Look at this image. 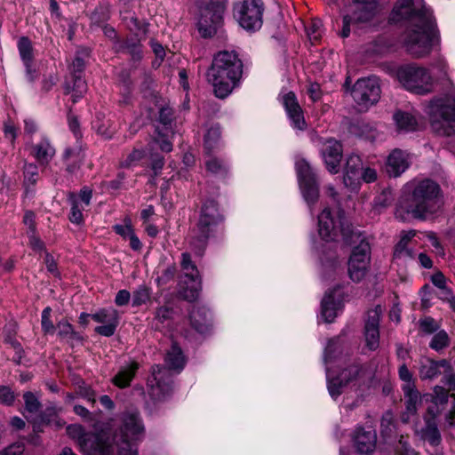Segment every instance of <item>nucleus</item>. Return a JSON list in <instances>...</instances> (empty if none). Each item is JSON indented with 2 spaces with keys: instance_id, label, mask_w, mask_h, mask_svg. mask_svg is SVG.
<instances>
[{
  "instance_id": "nucleus-46",
  "label": "nucleus",
  "mask_w": 455,
  "mask_h": 455,
  "mask_svg": "<svg viewBox=\"0 0 455 455\" xmlns=\"http://www.w3.org/2000/svg\"><path fill=\"white\" fill-rule=\"evenodd\" d=\"M58 336L68 341H73L76 339V334L74 332L71 324L67 321H60L56 326Z\"/></svg>"
},
{
  "instance_id": "nucleus-40",
  "label": "nucleus",
  "mask_w": 455,
  "mask_h": 455,
  "mask_svg": "<svg viewBox=\"0 0 455 455\" xmlns=\"http://www.w3.org/2000/svg\"><path fill=\"white\" fill-rule=\"evenodd\" d=\"M299 184L316 179V175L305 159H298L295 163Z\"/></svg>"
},
{
  "instance_id": "nucleus-10",
  "label": "nucleus",
  "mask_w": 455,
  "mask_h": 455,
  "mask_svg": "<svg viewBox=\"0 0 455 455\" xmlns=\"http://www.w3.org/2000/svg\"><path fill=\"white\" fill-rule=\"evenodd\" d=\"M371 249L368 239L363 236L360 242L354 245L347 261V272L353 282L359 283L369 271Z\"/></svg>"
},
{
  "instance_id": "nucleus-9",
  "label": "nucleus",
  "mask_w": 455,
  "mask_h": 455,
  "mask_svg": "<svg viewBox=\"0 0 455 455\" xmlns=\"http://www.w3.org/2000/svg\"><path fill=\"white\" fill-rule=\"evenodd\" d=\"M379 2V0H352L350 13L344 15L342 19L340 36L347 38L351 33L352 25L371 21L378 12Z\"/></svg>"
},
{
  "instance_id": "nucleus-30",
  "label": "nucleus",
  "mask_w": 455,
  "mask_h": 455,
  "mask_svg": "<svg viewBox=\"0 0 455 455\" xmlns=\"http://www.w3.org/2000/svg\"><path fill=\"white\" fill-rule=\"evenodd\" d=\"M138 369L139 363L135 361H131L122 365L113 377L112 383L119 388L128 387L135 377Z\"/></svg>"
},
{
  "instance_id": "nucleus-22",
  "label": "nucleus",
  "mask_w": 455,
  "mask_h": 455,
  "mask_svg": "<svg viewBox=\"0 0 455 455\" xmlns=\"http://www.w3.org/2000/svg\"><path fill=\"white\" fill-rule=\"evenodd\" d=\"M342 145L334 139L324 141L322 148V156L326 168L331 173H337L339 170V163L342 158Z\"/></svg>"
},
{
  "instance_id": "nucleus-58",
  "label": "nucleus",
  "mask_w": 455,
  "mask_h": 455,
  "mask_svg": "<svg viewBox=\"0 0 455 455\" xmlns=\"http://www.w3.org/2000/svg\"><path fill=\"white\" fill-rule=\"evenodd\" d=\"M15 400V395L9 387H0V403L10 406Z\"/></svg>"
},
{
  "instance_id": "nucleus-26",
  "label": "nucleus",
  "mask_w": 455,
  "mask_h": 455,
  "mask_svg": "<svg viewBox=\"0 0 455 455\" xmlns=\"http://www.w3.org/2000/svg\"><path fill=\"white\" fill-rule=\"evenodd\" d=\"M410 166L408 155L401 149H394L387 156L386 171L390 177H398Z\"/></svg>"
},
{
  "instance_id": "nucleus-55",
  "label": "nucleus",
  "mask_w": 455,
  "mask_h": 455,
  "mask_svg": "<svg viewBox=\"0 0 455 455\" xmlns=\"http://www.w3.org/2000/svg\"><path fill=\"white\" fill-rule=\"evenodd\" d=\"M432 402L443 406L448 402V391L443 387H435Z\"/></svg>"
},
{
  "instance_id": "nucleus-7",
  "label": "nucleus",
  "mask_w": 455,
  "mask_h": 455,
  "mask_svg": "<svg viewBox=\"0 0 455 455\" xmlns=\"http://www.w3.org/2000/svg\"><path fill=\"white\" fill-rule=\"evenodd\" d=\"M396 77L402 86L412 93L426 95L433 92L434 78L426 68L416 64L403 65L397 68Z\"/></svg>"
},
{
  "instance_id": "nucleus-52",
  "label": "nucleus",
  "mask_w": 455,
  "mask_h": 455,
  "mask_svg": "<svg viewBox=\"0 0 455 455\" xmlns=\"http://www.w3.org/2000/svg\"><path fill=\"white\" fill-rule=\"evenodd\" d=\"M340 347V342L339 338H334L329 340L325 350H324V362L328 364L335 358L336 352Z\"/></svg>"
},
{
  "instance_id": "nucleus-37",
  "label": "nucleus",
  "mask_w": 455,
  "mask_h": 455,
  "mask_svg": "<svg viewBox=\"0 0 455 455\" xmlns=\"http://www.w3.org/2000/svg\"><path fill=\"white\" fill-rule=\"evenodd\" d=\"M71 209L68 216L69 220L77 225H81L84 220L83 204L85 203V189L82 188L78 198L71 197Z\"/></svg>"
},
{
  "instance_id": "nucleus-2",
  "label": "nucleus",
  "mask_w": 455,
  "mask_h": 455,
  "mask_svg": "<svg viewBox=\"0 0 455 455\" xmlns=\"http://www.w3.org/2000/svg\"><path fill=\"white\" fill-rule=\"evenodd\" d=\"M144 435V427L136 411L123 416L120 433L112 435L108 423L97 421L87 432V447L94 455H138L137 443Z\"/></svg>"
},
{
  "instance_id": "nucleus-42",
  "label": "nucleus",
  "mask_w": 455,
  "mask_h": 455,
  "mask_svg": "<svg viewBox=\"0 0 455 455\" xmlns=\"http://www.w3.org/2000/svg\"><path fill=\"white\" fill-rule=\"evenodd\" d=\"M208 172L214 175L224 177L228 171V164L222 159L212 157L205 162Z\"/></svg>"
},
{
  "instance_id": "nucleus-47",
  "label": "nucleus",
  "mask_w": 455,
  "mask_h": 455,
  "mask_svg": "<svg viewBox=\"0 0 455 455\" xmlns=\"http://www.w3.org/2000/svg\"><path fill=\"white\" fill-rule=\"evenodd\" d=\"M38 180V169L34 164L24 166V183L27 187L35 186Z\"/></svg>"
},
{
  "instance_id": "nucleus-15",
  "label": "nucleus",
  "mask_w": 455,
  "mask_h": 455,
  "mask_svg": "<svg viewBox=\"0 0 455 455\" xmlns=\"http://www.w3.org/2000/svg\"><path fill=\"white\" fill-rule=\"evenodd\" d=\"M148 389L152 400L156 402L165 400L172 391V379L169 370L155 365L152 375L148 379Z\"/></svg>"
},
{
  "instance_id": "nucleus-1",
  "label": "nucleus",
  "mask_w": 455,
  "mask_h": 455,
  "mask_svg": "<svg viewBox=\"0 0 455 455\" xmlns=\"http://www.w3.org/2000/svg\"><path fill=\"white\" fill-rule=\"evenodd\" d=\"M391 20L409 21L403 44L411 55L421 58L430 53L435 39L438 40V31L432 11L424 5L423 0H398Z\"/></svg>"
},
{
  "instance_id": "nucleus-33",
  "label": "nucleus",
  "mask_w": 455,
  "mask_h": 455,
  "mask_svg": "<svg viewBox=\"0 0 455 455\" xmlns=\"http://www.w3.org/2000/svg\"><path fill=\"white\" fill-rule=\"evenodd\" d=\"M418 434L421 439L427 441L433 447L438 446L442 442L441 433L435 419H427Z\"/></svg>"
},
{
  "instance_id": "nucleus-3",
  "label": "nucleus",
  "mask_w": 455,
  "mask_h": 455,
  "mask_svg": "<svg viewBox=\"0 0 455 455\" xmlns=\"http://www.w3.org/2000/svg\"><path fill=\"white\" fill-rule=\"evenodd\" d=\"M440 186L428 179L406 183L399 196L395 216L403 221L427 220L442 207Z\"/></svg>"
},
{
  "instance_id": "nucleus-59",
  "label": "nucleus",
  "mask_w": 455,
  "mask_h": 455,
  "mask_svg": "<svg viewBox=\"0 0 455 455\" xmlns=\"http://www.w3.org/2000/svg\"><path fill=\"white\" fill-rule=\"evenodd\" d=\"M399 378L405 383L403 387H415L411 372L405 363H403L398 370Z\"/></svg>"
},
{
  "instance_id": "nucleus-56",
  "label": "nucleus",
  "mask_w": 455,
  "mask_h": 455,
  "mask_svg": "<svg viewBox=\"0 0 455 455\" xmlns=\"http://www.w3.org/2000/svg\"><path fill=\"white\" fill-rule=\"evenodd\" d=\"M173 309L168 306H163L156 308L155 313V319L161 323L170 320L172 316Z\"/></svg>"
},
{
  "instance_id": "nucleus-51",
  "label": "nucleus",
  "mask_w": 455,
  "mask_h": 455,
  "mask_svg": "<svg viewBox=\"0 0 455 455\" xmlns=\"http://www.w3.org/2000/svg\"><path fill=\"white\" fill-rule=\"evenodd\" d=\"M51 312L52 309L49 307H45L42 312L41 320L43 331L44 332V334L49 335H52L56 331V327L51 321Z\"/></svg>"
},
{
  "instance_id": "nucleus-31",
  "label": "nucleus",
  "mask_w": 455,
  "mask_h": 455,
  "mask_svg": "<svg viewBox=\"0 0 455 455\" xmlns=\"http://www.w3.org/2000/svg\"><path fill=\"white\" fill-rule=\"evenodd\" d=\"M403 390L406 408L402 415V420L407 423L410 421L411 417L416 414L418 406L421 403V396L415 387H403Z\"/></svg>"
},
{
  "instance_id": "nucleus-8",
  "label": "nucleus",
  "mask_w": 455,
  "mask_h": 455,
  "mask_svg": "<svg viewBox=\"0 0 455 455\" xmlns=\"http://www.w3.org/2000/svg\"><path fill=\"white\" fill-rule=\"evenodd\" d=\"M433 130L440 135L455 134V98L434 100L428 106Z\"/></svg>"
},
{
  "instance_id": "nucleus-25",
  "label": "nucleus",
  "mask_w": 455,
  "mask_h": 455,
  "mask_svg": "<svg viewBox=\"0 0 455 455\" xmlns=\"http://www.w3.org/2000/svg\"><path fill=\"white\" fill-rule=\"evenodd\" d=\"M363 170V162L359 156L351 155L347 157L344 169V184L351 189L357 188L361 180V172Z\"/></svg>"
},
{
  "instance_id": "nucleus-17",
  "label": "nucleus",
  "mask_w": 455,
  "mask_h": 455,
  "mask_svg": "<svg viewBox=\"0 0 455 455\" xmlns=\"http://www.w3.org/2000/svg\"><path fill=\"white\" fill-rule=\"evenodd\" d=\"M362 373V367L358 364H353L342 370L336 378L330 379V369L326 366L328 391L333 399H337L342 393V387L356 380Z\"/></svg>"
},
{
  "instance_id": "nucleus-53",
  "label": "nucleus",
  "mask_w": 455,
  "mask_h": 455,
  "mask_svg": "<svg viewBox=\"0 0 455 455\" xmlns=\"http://www.w3.org/2000/svg\"><path fill=\"white\" fill-rule=\"evenodd\" d=\"M432 68L434 69H436L437 73V78L441 80L447 79L449 80L448 76V65L445 60L442 57H438L432 64Z\"/></svg>"
},
{
  "instance_id": "nucleus-34",
  "label": "nucleus",
  "mask_w": 455,
  "mask_h": 455,
  "mask_svg": "<svg viewBox=\"0 0 455 455\" xmlns=\"http://www.w3.org/2000/svg\"><path fill=\"white\" fill-rule=\"evenodd\" d=\"M415 235V230H410L402 234L399 242L395 246V259H412L414 257L413 251L408 245Z\"/></svg>"
},
{
  "instance_id": "nucleus-36",
  "label": "nucleus",
  "mask_w": 455,
  "mask_h": 455,
  "mask_svg": "<svg viewBox=\"0 0 455 455\" xmlns=\"http://www.w3.org/2000/svg\"><path fill=\"white\" fill-rule=\"evenodd\" d=\"M165 363L170 370H175L180 372L186 364L185 356L181 348L173 343L170 350L166 354Z\"/></svg>"
},
{
  "instance_id": "nucleus-20",
  "label": "nucleus",
  "mask_w": 455,
  "mask_h": 455,
  "mask_svg": "<svg viewBox=\"0 0 455 455\" xmlns=\"http://www.w3.org/2000/svg\"><path fill=\"white\" fill-rule=\"evenodd\" d=\"M382 310L380 306L368 311V317L364 326L366 346L371 350H376L379 345V316Z\"/></svg>"
},
{
  "instance_id": "nucleus-63",
  "label": "nucleus",
  "mask_w": 455,
  "mask_h": 455,
  "mask_svg": "<svg viewBox=\"0 0 455 455\" xmlns=\"http://www.w3.org/2000/svg\"><path fill=\"white\" fill-rule=\"evenodd\" d=\"M322 22L320 20H313L311 25L307 28V34L312 40H318L321 33L320 28Z\"/></svg>"
},
{
  "instance_id": "nucleus-61",
  "label": "nucleus",
  "mask_w": 455,
  "mask_h": 455,
  "mask_svg": "<svg viewBox=\"0 0 455 455\" xmlns=\"http://www.w3.org/2000/svg\"><path fill=\"white\" fill-rule=\"evenodd\" d=\"M421 330L426 333H432L438 329V324L432 317H425L419 321Z\"/></svg>"
},
{
  "instance_id": "nucleus-12",
  "label": "nucleus",
  "mask_w": 455,
  "mask_h": 455,
  "mask_svg": "<svg viewBox=\"0 0 455 455\" xmlns=\"http://www.w3.org/2000/svg\"><path fill=\"white\" fill-rule=\"evenodd\" d=\"M227 8V0H210L200 10L197 22L199 32L204 37L212 36L221 24Z\"/></svg>"
},
{
  "instance_id": "nucleus-13",
  "label": "nucleus",
  "mask_w": 455,
  "mask_h": 455,
  "mask_svg": "<svg viewBox=\"0 0 455 455\" xmlns=\"http://www.w3.org/2000/svg\"><path fill=\"white\" fill-rule=\"evenodd\" d=\"M380 85L376 76L358 79L351 90V95L360 110H367L380 99Z\"/></svg>"
},
{
  "instance_id": "nucleus-21",
  "label": "nucleus",
  "mask_w": 455,
  "mask_h": 455,
  "mask_svg": "<svg viewBox=\"0 0 455 455\" xmlns=\"http://www.w3.org/2000/svg\"><path fill=\"white\" fill-rule=\"evenodd\" d=\"M68 124L69 130L73 132L76 141L74 146L69 147L65 150L63 157L65 160H82L84 157L83 133L80 130V124L77 116L73 115L71 109L68 116Z\"/></svg>"
},
{
  "instance_id": "nucleus-38",
  "label": "nucleus",
  "mask_w": 455,
  "mask_h": 455,
  "mask_svg": "<svg viewBox=\"0 0 455 455\" xmlns=\"http://www.w3.org/2000/svg\"><path fill=\"white\" fill-rule=\"evenodd\" d=\"M394 120L400 131L412 132L418 127V122L415 116L408 112L397 111L394 115Z\"/></svg>"
},
{
  "instance_id": "nucleus-24",
  "label": "nucleus",
  "mask_w": 455,
  "mask_h": 455,
  "mask_svg": "<svg viewBox=\"0 0 455 455\" xmlns=\"http://www.w3.org/2000/svg\"><path fill=\"white\" fill-rule=\"evenodd\" d=\"M339 289L325 293L321 302V315L326 323H331L342 308Z\"/></svg>"
},
{
  "instance_id": "nucleus-39",
  "label": "nucleus",
  "mask_w": 455,
  "mask_h": 455,
  "mask_svg": "<svg viewBox=\"0 0 455 455\" xmlns=\"http://www.w3.org/2000/svg\"><path fill=\"white\" fill-rule=\"evenodd\" d=\"M220 127L219 124L211 125L204 136V149L210 154L213 149L218 148L220 143Z\"/></svg>"
},
{
  "instance_id": "nucleus-43",
  "label": "nucleus",
  "mask_w": 455,
  "mask_h": 455,
  "mask_svg": "<svg viewBox=\"0 0 455 455\" xmlns=\"http://www.w3.org/2000/svg\"><path fill=\"white\" fill-rule=\"evenodd\" d=\"M156 282L158 286H164L174 279L176 267L174 265H168L164 267H158Z\"/></svg>"
},
{
  "instance_id": "nucleus-49",
  "label": "nucleus",
  "mask_w": 455,
  "mask_h": 455,
  "mask_svg": "<svg viewBox=\"0 0 455 455\" xmlns=\"http://www.w3.org/2000/svg\"><path fill=\"white\" fill-rule=\"evenodd\" d=\"M122 48L129 53L134 60H140L142 57L141 44L138 42L126 40L123 44Z\"/></svg>"
},
{
  "instance_id": "nucleus-54",
  "label": "nucleus",
  "mask_w": 455,
  "mask_h": 455,
  "mask_svg": "<svg viewBox=\"0 0 455 455\" xmlns=\"http://www.w3.org/2000/svg\"><path fill=\"white\" fill-rule=\"evenodd\" d=\"M113 229L124 239H128L134 232L129 219L124 220V224L115 225Z\"/></svg>"
},
{
  "instance_id": "nucleus-48",
  "label": "nucleus",
  "mask_w": 455,
  "mask_h": 455,
  "mask_svg": "<svg viewBox=\"0 0 455 455\" xmlns=\"http://www.w3.org/2000/svg\"><path fill=\"white\" fill-rule=\"evenodd\" d=\"M449 345V337L444 331H440L434 335L429 347L435 350L440 351Z\"/></svg>"
},
{
  "instance_id": "nucleus-19",
  "label": "nucleus",
  "mask_w": 455,
  "mask_h": 455,
  "mask_svg": "<svg viewBox=\"0 0 455 455\" xmlns=\"http://www.w3.org/2000/svg\"><path fill=\"white\" fill-rule=\"evenodd\" d=\"M353 443L356 451L361 454L370 455L377 444V434L371 427H358L353 435Z\"/></svg>"
},
{
  "instance_id": "nucleus-6",
  "label": "nucleus",
  "mask_w": 455,
  "mask_h": 455,
  "mask_svg": "<svg viewBox=\"0 0 455 455\" xmlns=\"http://www.w3.org/2000/svg\"><path fill=\"white\" fill-rule=\"evenodd\" d=\"M343 212H339L334 217L329 208H324L318 215V234L321 239L328 244V255L325 257L323 245L315 244V249L322 254L321 259H331L333 263L336 261L337 253L334 251L332 242L336 239L339 231H345L343 222Z\"/></svg>"
},
{
  "instance_id": "nucleus-57",
  "label": "nucleus",
  "mask_w": 455,
  "mask_h": 455,
  "mask_svg": "<svg viewBox=\"0 0 455 455\" xmlns=\"http://www.w3.org/2000/svg\"><path fill=\"white\" fill-rule=\"evenodd\" d=\"M145 153L140 149H134L131 152L126 159H124L121 164L123 167H130L135 165L140 160H141L144 156Z\"/></svg>"
},
{
  "instance_id": "nucleus-62",
  "label": "nucleus",
  "mask_w": 455,
  "mask_h": 455,
  "mask_svg": "<svg viewBox=\"0 0 455 455\" xmlns=\"http://www.w3.org/2000/svg\"><path fill=\"white\" fill-rule=\"evenodd\" d=\"M154 143L157 144L163 152L169 153L172 150V142L160 132H158V138L154 140Z\"/></svg>"
},
{
  "instance_id": "nucleus-4",
  "label": "nucleus",
  "mask_w": 455,
  "mask_h": 455,
  "mask_svg": "<svg viewBox=\"0 0 455 455\" xmlns=\"http://www.w3.org/2000/svg\"><path fill=\"white\" fill-rule=\"evenodd\" d=\"M243 68L242 60L234 51H221L213 57L206 78L217 98H227L240 85Z\"/></svg>"
},
{
  "instance_id": "nucleus-45",
  "label": "nucleus",
  "mask_w": 455,
  "mask_h": 455,
  "mask_svg": "<svg viewBox=\"0 0 455 455\" xmlns=\"http://www.w3.org/2000/svg\"><path fill=\"white\" fill-rule=\"evenodd\" d=\"M150 289L145 285L138 287L132 293V306L139 307L145 304L150 299Z\"/></svg>"
},
{
  "instance_id": "nucleus-35",
  "label": "nucleus",
  "mask_w": 455,
  "mask_h": 455,
  "mask_svg": "<svg viewBox=\"0 0 455 455\" xmlns=\"http://www.w3.org/2000/svg\"><path fill=\"white\" fill-rule=\"evenodd\" d=\"M304 200L307 202L310 213L313 214V206L319 198V186L316 179L299 184Z\"/></svg>"
},
{
  "instance_id": "nucleus-64",
  "label": "nucleus",
  "mask_w": 455,
  "mask_h": 455,
  "mask_svg": "<svg viewBox=\"0 0 455 455\" xmlns=\"http://www.w3.org/2000/svg\"><path fill=\"white\" fill-rule=\"evenodd\" d=\"M24 448L20 443H14L0 451V455H21Z\"/></svg>"
},
{
  "instance_id": "nucleus-60",
  "label": "nucleus",
  "mask_w": 455,
  "mask_h": 455,
  "mask_svg": "<svg viewBox=\"0 0 455 455\" xmlns=\"http://www.w3.org/2000/svg\"><path fill=\"white\" fill-rule=\"evenodd\" d=\"M398 455H418V453L410 446L408 442L401 436L396 446Z\"/></svg>"
},
{
  "instance_id": "nucleus-16",
  "label": "nucleus",
  "mask_w": 455,
  "mask_h": 455,
  "mask_svg": "<svg viewBox=\"0 0 455 455\" xmlns=\"http://www.w3.org/2000/svg\"><path fill=\"white\" fill-rule=\"evenodd\" d=\"M84 55L83 52H79L70 68L71 80L68 83L67 92L71 94L73 103L81 100L85 92V61Z\"/></svg>"
},
{
  "instance_id": "nucleus-28",
  "label": "nucleus",
  "mask_w": 455,
  "mask_h": 455,
  "mask_svg": "<svg viewBox=\"0 0 455 455\" xmlns=\"http://www.w3.org/2000/svg\"><path fill=\"white\" fill-rule=\"evenodd\" d=\"M450 365L446 360L435 361L425 358L420 361L419 369V378L422 380L433 379L442 374L443 370L446 371Z\"/></svg>"
},
{
  "instance_id": "nucleus-14",
  "label": "nucleus",
  "mask_w": 455,
  "mask_h": 455,
  "mask_svg": "<svg viewBox=\"0 0 455 455\" xmlns=\"http://www.w3.org/2000/svg\"><path fill=\"white\" fill-rule=\"evenodd\" d=\"M181 267L184 271L180 295L188 301L197 299L201 291V279L196 266L192 262L188 252L182 253Z\"/></svg>"
},
{
  "instance_id": "nucleus-41",
  "label": "nucleus",
  "mask_w": 455,
  "mask_h": 455,
  "mask_svg": "<svg viewBox=\"0 0 455 455\" xmlns=\"http://www.w3.org/2000/svg\"><path fill=\"white\" fill-rule=\"evenodd\" d=\"M17 46L23 64L34 62L33 45L28 37H20L18 41Z\"/></svg>"
},
{
  "instance_id": "nucleus-23",
  "label": "nucleus",
  "mask_w": 455,
  "mask_h": 455,
  "mask_svg": "<svg viewBox=\"0 0 455 455\" xmlns=\"http://www.w3.org/2000/svg\"><path fill=\"white\" fill-rule=\"evenodd\" d=\"M283 105L291 121V126L299 131L305 130L307 124L303 112L293 92H288L283 95Z\"/></svg>"
},
{
  "instance_id": "nucleus-5",
  "label": "nucleus",
  "mask_w": 455,
  "mask_h": 455,
  "mask_svg": "<svg viewBox=\"0 0 455 455\" xmlns=\"http://www.w3.org/2000/svg\"><path fill=\"white\" fill-rule=\"evenodd\" d=\"M222 220L218 204L214 200L206 201L202 207L198 223L190 235V248L196 255H203L209 237Z\"/></svg>"
},
{
  "instance_id": "nucleus-18",
  "label": "nucleus",
  "mask_w": 455,
  "mask_h": 455,
  "mask_svg": "<svg viewBox=\"0 0 455 455\" xmlns=\"http://www.w3.org/2000/svg\"><path fill=\"white\" fill-rule=\"evenodd\" d=\"M95 322L100 323L101 325L95 328V331L104 337H111L114 335L118 325V314L113 308L101 309L95 314L89 315Z\"/></svg>"
},
{
  "instance_id": "nucleus-32",
  "label": "nucleus",
  "mask_w": 455,
  "mask_h": 455,
  "mask_svg": "<svg viewBox=\"0 0 455 455\" xmlns=\"http://www.w3.org/2000/svg\"><path fill=\"white\" fill-rule=\"evenodd\" d=\"M32 155L40 164L46 165L53 158L55 148L48 139L43 138L32 147Z\"/></svg>"
},
{
  "instance_id": "nucleus-44",
  "label": "nucleus",
  "mask_w": 455,
  "mask_h": 455,
  "mask_svg": "<svg viewBox=\"0 0 455 455\" xmlns=\"http://www.w3.org/2000/svg\"><path fill=\"white\" fill-rule=\"evenodd\" d=\"M67 433L70 438L78 443L83 452L85 447V432L84 427L78 424H71L67 427Z\"/></svg>"
},
{
  "instance_id": "nucleus-50",
  "label": "nucleus",
  "mask_w": 455,
  "mask_h": 455,
  "mask_svg": "<svg viewBox=\"0 0 455 455\" xmlns=\"http://www.w3.org/2000/svg\"><path fill=\"white\" fill-rule=\"evenodd\" d=\"M23 399L25 403V410L27 412L36 413L39 411L41 403L35 394L32 392H26L23 395Z\"/></svg>"
},
{
  "instance_id": "nucleus-11",
  "label": "nucleus",
  "mask_w": 455,
  "mask_h": 455,
  "mask_svg": "<svg viewBox=\"0 0 455 455\" xmlns=\"http://www.w3.org/2000/svg\"><path fill=\"white\" fill-rule=\"evenodd\" d=\"M263 12L262 0H242L234 6V17L248 31H256L261 28Z\"/></svg>"
},
{
  "instance_id": "nucleus-27",
  "label": "nucleus",
  "mask_w": 455,
  "mask_h": 455,
  "mask_svg": "<svg viewBox=\"0 0 455 455\" xmlns=\"http://www.w3.org/2000/svg\"><path fill=\"white\" fill-rule=\"evenodd\" d=\"M62 411L61 407L49 406L40 415V419L34 421L33 429L35 432H42L43 426L50 425L54 428H61L65 425V421L59 418V414Z\"/></svg>"
},
{
  "instance_id": "nucleus-29",
  "label": "nucleus",
  "mask_w": 455,
  "mask_h": 455,
  "mask_svg": "<svg viewBox=\"0 0 455 455\" xmlns=\"http://www.w3.org/2000/svg\"><path fill=\"white\" fill-rule=\"evenodd\" d=\"M191 326L199 333H205L209 331L211 323V313L208 308L203 306H193L189 313Z\"/></svg>"
}]
</instances>
